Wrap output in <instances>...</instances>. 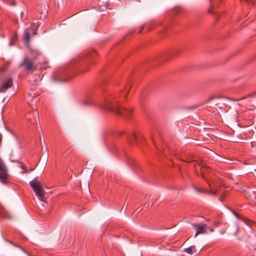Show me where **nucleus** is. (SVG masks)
I'll list each match as a JSON object with an SVG mask.
<instances>
[{"instance_id":"nucleus-7","label":"nucleus","mask_w":256,"mask_h":256,"mask_svg":"<svg viewBox=\"0 0 256 256\" xmlns=\"http://www.w3.org/2000/svg\"><path fill=\"white\" fill-rule=\"evenodd\" d=\"M26 118L27 120L32 122V120H34L36 122H37V120H38V112L36 110H35L32 113H28L26 114Z\"/></svg>"},{"instance_id":"nucleus-14","label":"nucleus","mask_w":256,"mask_h":256,"mask_svg":"<svg viewBox=\"0 0 256 256\" xmlns=\"http://www.w3.org/2000/svg\"><path fill=\"white\" fill-rule=\"evenodd\" d=\"M242 2H244L246 3H250L251 2H252V0H240Z\"/></svg>"},{"instance_id":"nucleus-15","label":"nucleus","mask_w":256,"mask_h":256,"mask_svg":"<svg viewBox=\"0 0 256 256\" xmlns=\"http://www.w3.org/2000/svg\"><path fill=\"white\" fill-rule=\"evenodd\" d=\"M236 231L234 234L236 235L237 234V233H238V226H236Z\"/></svg>"},{"instance_id":"nucleus-12","label":"nucleus","mask_w":256,"mask_h":256,"mask_svg":"<svg viewBox=\"0 0 256 256\" xmlns=\"http://www.w3.org/2000/svg\"><path fill=\"white\" fill-rule=\"evenodd\" d=\"M129 90H130V88H127L126 90H125V92H124V96H126L129 92Z\"/></svg>"},{"instance_id":"nucleus-5","label":"nucleus","mask_w":256,"mask_h":256,"mask_svg":"<svg viewBox=\"0 0 256 256\" xmlns=\"http://www.w3.org/2000/svg\"><path fill=\"white\" fill-rule=\"evenodd\" d=\"M12 84V80L10 76L2 78L0 82V92H6Z\"/></svg>"},{"instance_id":"nucleus-1","label":"nucleus","mask_w":256,"mask_h":256,"mask_svg":"<svg viewBox=\"0 0 256 256\" xmlns=\"http://www.w3.org/2000/svg\"><path fill=\"white\" fill-rule=\"evenodd\" d=\"M116 96H111L106 98L103 106L104 108L124 117L130 116L132 112V109H126L120 107L116 100Z\"/></svg>"},{"instance_id":"nucleus-3","label":"nucleus","mask_w":256,"mask_h":256,"mask_svg":"<svg viewBox=\"0 0 256 256\" xmlns=\"http://www.w3.org/2000/svg\"><path fill=\"white\" fill-rule=\"evenodd\" d=\"M30 184L38 198L42 202L45 201V191L40 182L35 179L30 182Z\"/></svg>"},{"instance_id":"nucleus-9","label":"nucleus","mask_w":256,"mask_h":256,"mask_svg":"<svg viewBox=\"0 0 256 256\" xmlns=\"http://www.w3.org/2000/svg\"><path fill=\"white\" fill-rule=\"evenodd\" d=\"M185 252L190 254L196 252L197 250L194 246H192L185 249Z\"/></svg>"},{"instance_id":"nucleus-11","label":"nucleus","mask_w":256,"mask_h":256,"mask_svg":"<svg viewBox=\"0 0 256 256\" xmlns=\"http://www.w3.org/2000/svg\"><path fill=\"white\" fill-rule=\"evenodd\" d=\"M20 168L24 170V172H22L23 174L28 173V172L26 169V166L24 164H20Z\"/></svg>"},{"instance_id":"nucleus-6","label":"nucleus","mask_w":256,"mask_h":256,"mask_svg":"<svg viewBox=\"0 0 256 256\" xmlns=\"http://www.w3.org/2000/svg\"><path fill=\"white\" fill-rule=\"evenodd\" d=\"M192 226L196 231L194 237H196L200 234H204L206 232V224H193Z\"/></svg>"},{"instance_id":"nucleus-17","label":"nucleus","mask_w":256,"mask_h":256,"mask_svg":"<svg viewBox=\"0 0 256 256\" xmlns=\"http://www.w3.org/2000/svg\"><path fill=\"white\" fill-rule=\"evenodd\" d=\"M33 34H34V35H36V32H33Z\"/></svg>"},{"instance_id":"nucleus-19","label":"nucleus","mask_w":256,"mask_h":256,"mask_svg":"<svg viewBox=\"0 0 256 256\" xmlns=\"http://www.w3.org/2000/svg\"><path fill=\"white\" fill-rule=\"evenodd\" d=\"M33 170H34V169H33V168L30 169V170H31V171Z\"/></svg>"},{"instance_id":"nucleus-8","label":"nucleus","mask_w":256,"mask_h":256,"mask_svg":"<svg viewBox=\"0 0 256 256\" xmlns=\"http://www.w3.org/2000/svg\"><path fill=\"white\" fill-rule=\"evenodd\" d=\"M22 64L26 65V70H32L34 66L33 62L28 58H25Z\"/></svg>"},{"instance_id":"nucleus-4","label":"nucleus","mask_w":256,"mask_h":256,"mask_svg":"<svg viewBox=\"0 0 256 256\" xmlns=\"http://www.w3.org/2000/svg\"><path fill=\"white\" fill-rule=\"evenodd\" d=\"M8 178L7 168L3 160L0 158V180L3 184H6Z\"/></svg>"},{"instance_id":"nucleus-16","label":"nucleus","mask_w":256,"mask_h":256,"mask_svg":"<svg viewBox=\"0 0 256 256\" xmlns=\"http://www.w3.org/2000/svg\"><path fill=\"white\" fill-rule=\"evenodd\" d=\"M132 138L134 139H136V135L135 134H134L133 136H132Z\"/></svg>"},{"instance_id":"nucleus-13","label":"nucleus","mask_w":256,"mask_h":256,"mask_svg":"<svg viewBox=\"0 0 256 256\" xmlns=\"http://www.w3.org/2000/svg\"><path fill=\"white\" fill-rule=\"evenodd\" d=\"M16 37L15 36L13 37V38L12 39V42H11L10 44V45H12L13 44L12 42L16 40Z\"/></svg>"},{"instance_id":"nucleus-18","label":"nucleus","mask_w":256,"mask_h":256,"mask_svg":"<svg viewBox=\"0 0 256 256\" xmlns=\"http://www.w3.org/2000/svg\"><path fill=\"white\" fill-rule=\"evenodd\" d=\"M208 12H210V13H211V12H211V10H208Z\"/></svg>"},{"instance_id":"nucleus-10","label":"nucleus","mask_w":256,"mask_h":256,"mask_svg":"<svg viewBox=\"0 0 256 256\" xmlns=\"http://www.w3.org/2000/svg\"><path fill=\"white\" fill-rule=\"evenodd\" d=\"M24 40L26 42H28L30 41V32L28 30H25L24 32Z\"/></svg>"},{"instance_id":"nucleus-2","label":"nucleus","mask_w":256,"mask_h":256,"mask_svg":"<svg viewBox=\"0 0 256 256\" xmlns=\"http://www.w3.org/2000/svg\"><path fill=\"white\" fill-rule=\"evenodd\" d=\"M196 164L199 165L201 167V176L202 178L207 182L210 187V193L215 194L216 192L214 188L215 184H213V180L210 178V176H206L207 174L210 175L211 170L208 167H206L202 166V163L201 162H196L194 164V166L196 168Z\"/></svg>"}]
</instances>
